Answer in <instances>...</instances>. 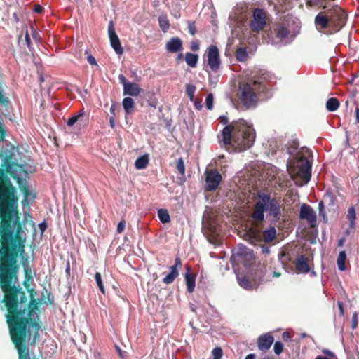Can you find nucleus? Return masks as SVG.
<instances>
[{"label": "nucleus", "mask_w": 359, "mask_h": 359, "mask_svg": "<svg viewBox=\"0 0 359 359\" xmlns=\"http://www.w3.org/2000/svg\"><path fill=\"white\" fill-rule=\"evenodd\" d=\"M355 114L356 122L359 123V108L358 107H356Z\"/></svg>", "instance_id": "obj_59"}, {"label": "nucleus", "mask_w": 359, "mask_h": 359, "mask_svg": "<svg viewBox=\"0 0 359 359\" xmlns=\"http://www.w3.org/2000/svg\"><path fill=\"white\" fill-rule=\"evenodd\" d=\"M299 147V142L297 140H294L288 142L287 146V152L292 155Z\"/></svg>", "instance_id": "obj_34"}, {"label": "nucleus", "mask_w": 359, "mask_h": 359, "mask_svg": "<svg viewBox=\"0 0 359 359\" xmlns=\"http://www.w3.org/2000/svg\"><path fill=\"white\" fill-rule=\"evenodd\" d=\"M282 339L285 342L291 341H292V335H291V334L290 332H284L282 334Z\"/></svg>", "instance_id": "obj_47"}, {"label": "nucleus", "mask_w": 359, "mask_h": 359, "mask_svg": "<svg viewBox=\"0 0 359 359\" xmlns=\"http://www.w3.org/2000/svg\"><path fill=\"white\" fill-rule=\"evenodd\" d=\"M109 124L111 128H114L115 127V121L113 116H111L109 119Z\"/></svg>", "instance_id": "obj_58"}, {"label": "nucleus", "mask_w": 359, "mask_h": 359, "mask_svg": "<svg viewBox=\"0 0 359 359\" xmlns=\"http://www.w3.org/2000/svg\"><path fill=\"white\" fill-rule=\"evenodd\" d=\"M236 60L239 62H245L248 58L247 50L245 48H239L236 51Z\"/></svg>", "instance_id": "obj_30"}, {"label": "nucleus", "mask_w": 359, "mask_h": 359, "mask_svg": "<svg viewBox=\"0 0 359 359\" xmlns=\"http://www.w3.org/2000/svg\"><path fill=\"white\" fill-rule=\"evenodd\" d=\"M273 342L274 337L271 332L261 334L257 339L258 349L264 353L270 349Z\"/></svg>", "instance_id": "obj_13"}, {"label": "nucleus", "mask_w": 359, "mask_h": 359, "mask_svg": "<svg viewBox=\"0 0 359 359\" xmlns=\"http://www.w3.org/2000/svg\"><path fill=\"white\" fill-rule=\"evenodd\" d=\"M108 33L111 47L113 48L116 54L122 55L123 53V48L121 46L118 36L116 34L114 23L112 21H110L109 23Z\"/></svg>", "instance_id": "obj_12"}, {"label": "nucleus", "mask_w": 359, "mask_h": 359, "mask_svg": "<svg viewBox=\"0 0 359 359\" xmlns=\"http://www.w3.org/2000/svg\"><path fill=\"white\" fill-rule=\"evenodd\" d=\"M40 231L43 233L47 229V224L46 222H43L39 225Z\"/></svg>", "instance_id": "obj_53"}, {"label": "nucleus", "mask_w": 359, "mask_h": 359, "mask_svg": "<svg viewBox=\"0 0 359 359\" xmlns=\"http://www.w3.org/2000/svg\"><path fill=\"white\" fill-rule=\"evenodd\" d=\"M234 95H231V101L238 109H248L254 107L258 102V95L256 91H235Z\"/></svg>", "instance_id": "obj_5"}, {"label": "nucleus", "mask_w": 359, "mask_h": 359, "mask_svg": "<svg viewBox=\"0 0 359 359\" xmlns=\"http://www.w3.org/2000/svg\"><path fill=\"white\" fill-rule=\"evenodd\" d=\"M190 48L193 52H196L200 48V42L198 40L191 42Z\"/></svg>", "instance_id": "obj_43"}, {"label": "nucleus", "mask_w": 359, "mask_h": 359, "mask_svg": "<svg viewBox=\"0 0 359 359\" xmlns=\"http://www.w3.org/2000/svg\"><path fill=\"white\" fill-rule=\"evenodd\" d=\"M30 280H27L25 278V280L23 281V285L27 290L30 288V285L29 283Z\"/></svg>", "instance_id": "obj_54"}, {"label": "nucleus", "mask_w": 359, "mask_h": 359, "mask_svg": "<svg viewBox=\"0 0 359 359\" xmlns=\"http://www.w3.org/2000/svg\"><path fill=\"white\" fill-rule=\"evenodd\" d=\"M261 82L257 80H250L249 82H248L245 84V86L243 88V90H253V88H260L261 87Z\"/></svg>", "instance_id": "obj_35"}, {"label": "nucleus", "mask_w": 359, "mask_h": 359, "mask_svg": "<svg viewBox=\"0 0 359 359\" xmlns=\"http://www.w3.org/2000/svg\"><path fill=\"white\" fill-rule=\"evenodd\" d=\"M25 41H26L27 46H29L30 43H31V39H30V36L28 34V32H27L26 34H25Z\"/></svg>", "instance_id": "obj_56"}, {"label": "nucleus", "mask_w": 359, "mask_h": 359, "mask_svg": "<svg viewBox=\"0 0 359 359\" xmlns=\"http://www.w3.org/2000/svg\"><path fill=\"white\" fill-rule=\"evenodd\" d=\"M311 151L306 147H302L296 154L294 162L295 175L307 183L311 177Z\"/></svg>", "instance_id": "obj_4"}, {"label": "nucleus", "mask_w": 359, "mask_h": 359, "mask_svg": "<svg viewBox=\"0 0 359 359\" xmlns=\"http://www.w3.org/2000/svg\"><path fill=\"white\" fill-rule=\"evenodd\" d=\"M276 233V231L273 226L264 231L262 233L264 241L266 243L271 242L275 238Z\"/></svg>", "instance_id": "obj_28"}, {"label": "nucleus", "mask_w": 359, "mask_h": 359, "mask_svg": "<svg viewBox=\"0 0 359 359\" xmlns=\"http://www.w3.org/2000/svg\"><path fill=\"white\" fill-rule=\"evenodd\" d=\"M295 267L299 273H307L309 271V266L308 264L307 258L302 255L299 256L295 262Z\"/></svg>", "instance_id": "obj_17"}, {"label": "nucleus", "mask_w": 359, "mask_h": 359, "mask_svg": "<svg viewBox=\"0 0 359 359\" xmlns=\"http://www.w3.org/2000/svg\"><path fill=\"white\" fill-rule=\"evenodd\" d=\"M205 190L207 191H215L222 180L221 174L216 169H210L205 170Z\"/></svg>", "instance_id": "obj_8"}, {"label": "nucleus", "mask_w": 359, "mask_h": 359, "mask_svg": "<svg viewBox=\"0 0 359 359\" xmlns=\"http://www.w3.org/2000/svg\"><path fill=\"white\" fill-rule=\"evenodd\" d=\"M213 359H221L223 355L222 349L220 347H215L212 351Z\"/></svg>", "instance_id": "obj_40"}, {"label": "nucleus", "mask_w": 359, "mask_h": 359, "mask_svg": "<svg viewBox=\"0 0 359 359\" xmlns=\"http://www.w3.org/2000/svg\"><path fill=\"white\" fill-rule=\"evenodd\" d=\"M182 263L180 257L175 259V265L170 267V272L163 279L165 284H170L174 282L175 278L179 276L178 269L181 268Z\"/></svg>", "instance_id": "obj_15"}, {"label": "nucleus", "mask_w": 359, "mask_h": 359, "mask_svg": "<svg viewBox=\"0 0 359 359\" xmlns=\"http://www.w3.org/2000/svg\"><path fill=\"white\" fill-rule=\"evenodd\" d=\"M279 258L282 263L283 264L287 263L291 260L290 255L289 254V252L284 251L280 254Z\"/></svg>", "instance_id": "obj_41"}, {"label": "nucleus", "mask_w": 359, "mask_h": 359, "mask_svg": "<svg viewBox=\"0 0 359 359\" xmlns=\"http://www.w3.org/2000/svg\"><path fill=\"white\" fill-rule=\"evenodd\" d=\"M21 245L11 244L10 252L0 259V289L4 293L1 302L6 309L8 324L11 341L15 346L18 359H36L32 357L28 344H35L41 329L39 310V300L36 299L37 292L34 288L25 291L20 286L18 272L20 265L16 263Z\"/></svg>", "instance_id": "obj_1"}, {"label": "nucleus", "mask_w": 359, "mask_h": 359, "mask_svg": "<svg viewBox=\"0 0 359 359\" xmlns=\"http://www.w3.org/2000/svg\"><path fill=\"white\" fill-rule=\"evenodd\" d=\"M340 105L339 100L336 97H330L326 102V109L329 111H334L338 109Z\"/></svg>", "instance_id": "obj_27"}, {"label": "nucleus", "mask_w": 359, "mask_h": 359, "mask_svg": "<svg viewBox=\"0 0 359 359\" xmlns=\"http://www.w3.org/2000/svg\"><path fill=\"white\" fill-rule=\"evenodd\" d=\"M323 353L327 355H329V356H334V354L333 353H332L331 351H330L329 350H323Z\"/></svg>", "instance_id": "obj_60"}, {"label": "nucleus", "mask_w": 359, "mask_h": 359, "mask_svg": "<svg viewBox=\"0 0 359 359\" xmlns=\"http://www.w3.org/2000/svg\"><path fill=\"white\" fill-rule=\"evenodd\" d=\"M358 325L357 316L355 315L352 318V327L355 328Z\"/></svg>", "instance_id": "obj_55"}, {"label": "nucleus", "mask_w": 359, "mask_h": 359, "mask_svg": "<svg viewBox=\"0 0 359 359\" xmlns=\"http://www.w3.org/2000/svg\"><path fill=\"white\" fill-rule=\"evenodd\" d=\"M239 285L245 290H253L257 288L255 283L251 282L246 276L238 278Z\"/></svg>", "instance_id": "obj_23"}, {"label": "nucleus", "mask_w": 359, "mask_h": 359, "mask_svg": "<svg viewBox=\"0 0 359 359\" xmlns=\"http://www.w3.org/2000/svg\"><path fill=\"white\" fill-rule=\"evenodd\" d=\"M119 82L123 86V90H141L135 83H131L123 75L118 76Z\"/></svg>", "instance_id": "obj_20"}, {"label": "nucleus", "mask_w": 359, "mask_h": 359, "mask_svg": "<svg viewBox=\"0 0 359 359\" xmlns=\"http://www.w3.org/2000/svg\"><path fill=\"white\" fill-rule=\"evenodd\" d=\"M176 168L182 175H184L185 167H184V160L182 158H180L177 159V161L176 162Z\"/></svg>", "instance_id": "obj_37"}, {"label": "nucleus", "mask_w": 359, "mask_h": 359, "mask_svg": "<svg viewBox=\"0 0 359 359\" xmlns=\"http://www.w3.org/2000/svg\"><path fill=\"white\" fill-rule=\"evenodd\" d=\"M299 218L306 220L309 226L312 228L317 225L316 214L309 205L304 203L301 205Z\"/></svg>", "instance_id": "obj_11"}, {"label": "nucleus", "mask_w": 359, "mask_h": 359, "mask_svg": "<svg viewBox=\"0 0 359 359\" xmlns=\"http://www.w3.org/2000/svg\"><path fill=\"white\" fill-rule=\"evenodd\" d=\"M219 122L226 125L222 130L218 138L224 143L228 149L234 151H242L251 147L255 140V131L252 125L243 119L233 121L230 124L227 116L219 117Z\"/></svg>", "instance_id": "obj_2"}, {"label": "nucleus", "mask_w": 359, "mask_h": 359, "mask_svg": "<svg viewBox=\"0 0 359 359\" xmlns=\"http://www.w3.org/2000/svg\"><path fill=\"white\" fill-rule=\"evenodd\" d=\"M194 104L196 109L201 110L203 108L202 100L196 98L194 102Z\"/></svg>", "instance_id": "obj_48"}, {"label": "nucleus", "mask_w": 359, "mask_h": 359, "mask_svg": "<svg viewBox=\"0 0 359 359\" xmlns=\"http://www.w3.org/2000/svg\"><path fill=\"white\" fill-rule=\"evenodd\" d=\"M32 218V215L29 212V209L28 210H25L24 213V219L22 221L20 220L21 223L22 224V226L24 228V230L25 229V224L28 221L29 219Z\"/></svg>", "instance_id": "obj_42"}, {"label": "nucleus", "mask_w": 359, "mask_h": 359, "mask_svg": "<svg viewBox=\"0 0 359 359\" xmlns=\"http://www.w3.org/2000/svg\"><path fill=\"white\" fill-rule=\"evenodd\" d=\"M186 90H195V87L194 86H192V85L188 84V85L186 86Z\"/></svg>", "instance_id": "obj_63"}, {"label": "nucleus", "mask_w": 359, "mask_h": 359, "mask_svg": "<svg viewBox=\"0 0 359 359\" xmlns=\"http://www.w3.org/2000/svg\"><path fill=\"white\" fill-rule=\"evenodd\" d=\"M188 29L189 34L192 36L196 33V27L194 22H189Z\"/></svg>", "instance_id": "obj_44"}, {"label": "nucleus", "mask_w": 359, "mask_h": 359, "mask_svg": "<svg viewBox=\"0 0 359 359\" xmlns=\"http://www.w3.org/2000/svg\"><path fill=\"white\" fill-rule=\"evenodd\" d=\"M158 23L161 30L165 33L170 27V22L166 16H160L158 18Z\"/></svg>", "instance_id": "obj_32"}, {"label": "nucleus", "mask_w": 359, "mask_h": 359, "mask_svg": "<svg viewBox=\"0 0 359 359\" xmlns=\"http://www.w3.org/2000/svg\"><path fill=\"white\" fill-rule=\"evenodd\" d=\"M214 97L212 93L208 95L205 99V106L209 110H212L213 108Z\"/></svg>", "instance_id": "obj_39"}, {"label": "nucleus", "mask_w": 359, "mask_h": 359, "mask_svg": "<svg viewBox=\"0 0 359 359\" xmlns=\"http://www.w3.org/2000/svg\"><path fill=\"white\" fill-rule=\"evenodd\" d=\"M328 15L330 28L334 32L340 30L346 24V16L343 10L337 5H333L331 8H326Z\"/></svg>", "instance_id": "obj_6"}, {"label": "nucleus", "mask_w": 359, "mask_h": 359, "mask_svg": "<svg viewBox=\"0 0 359 359\" xmlns=\"http://www.w3.org/2000/svg\"><path fill=\"white\" fill-rule=\"evenodd\" d=\"M149 163V156L147 154L142 155L138 157L135 162V166L138 170H142L145 168Z\"/></svg>", "instance_id": "obj_25"}, {"label": "nucleus", "mask_w": 359, "mask_h": 359, "mask_svg": "<svg viewBox=\"0 0 359 359\" xmlns=\"http://www.w3.org/2000/svg\"><path fill=\"white\" fill-rule=\"evenodd\" d=\"M95 279L99 290L101 291L102 294H105V290L102 280V276L99 272L95 273Z\"/></svg>", "instance_id": "obj_36"}, {"label": "nucleus", "mask_w": 359, "mask_h": 359, "mask_svg": "<svg viewBox=\"0 0 359 359\" xmlns=\"http://www.w3.org/2000/svg\"><path fill=\"white\" fill-rule=\"evenodd\" d=\"M347 219L349 221V227L351 229H353L355 227V221L356 219L355 210L353 206H351L348 208L347 213Z\"/></svg>", "instance_id": "obj_29"}, {"label": "nucleus", "mask_w": 359, "mask_h": 359, "mask_svg": "<svg viewBox=\"0 0 359 359\" xmlns=\"http://www.w3.org/2000/svg\"><path fill=\"white\" fill-rule=\"evenodd\" d=\"M346 253L345 251H341L339 253L337 264L339 271H344L346 269Z\"/></svg>", "instance_id": "obj_26"}, {"label": "nucleus", "mask_w": 359, "mask_h": 359, "mask_svg": "<svg viewBox=\"0 0 359 359\" xmlns=\"http://www.w3.org/2000/svg\"><path fill=\"white\" fill-rule=\"evenodd\" d=\"M255 354L254 353H250L248 354V355H246V357L245 358V359H255Z\"/></svg>", "instance_id": "obj_61"}, {"label": "nucleus", "mask_w": 359, "mask_h": 359, "mask_svg": "<svg viewBox=\"0 0 359 359\" xmlns=\"http://www.w3.org/2000/svg\"><path fill=\"white\" fill-rule=\"evenodd\" d=\"M190 270V266L187 265V272L185 273L187 289L189 292H192L195 288L196 276L191 273Z\"/></svg>", "instance_id": "obj_19"}, {"label": "nucleus", "mask_w": 359, "mask_h": 359, "mask_svg": "<svg viewBox=\"0 0 359 359\" xmlns=\"http://www.w3.org/2000/svg\"><path fill=\"white\" fill-rule=\"evenodd\" d=\"M258 200L255 202L251 217L256 222H262L264 219V211L269 210V215L278 221L281 217L280 199L271 198L270 194L258 191Z\"/></svg>", "instance_id": "obj_3"}, {"label": "nucleus", "mask_w": 359, "mask_h": 359, "mask_svg": "<svg viewBox=\"0 0 359 359\" xmlns=\"http://www.w3.org/2000/svg\"><path fill=\"white\" fill-rule=\"evenodd\" d=\"M144 98L147 100L149 106L156 108L158 104V97L154 91H147L144 94Z\"/></svg>", "instance_id": "obj_21"}, {"label": "nucleus", "mask_w": 359, "mask_h": 359, "mask_svg": "<svg viewBox=\"0 0 359 359\" xmlns=\"http://www.w3.org/2000/svg\"><path fill=\"white\" fill-rule=\"evenodd\" d=\"M84 115V111L83 109H81L79 111V113L74 116H73L72 117L69 118L67 122V124L68 126H72L75 124V123L76 121H78V120L83 116Z\"/></svg>", "instance_id": "obj_33"}, {"label": "nucleus", "mask_w": 359, "mask_h": 359, "mask_svg": "<svg viewBox=\"0 0 359 359\" xmlns=\"http://www.w3.org/2000/svg\"><path fill=\"white\" fill-rule=\"evenodd\" d=\"M44 11V8L39 4H36L34 7V11L37 13H41Z\"/></svg>", "instance_id": "obj_50"}, {"label": "nucleus", "mask_w": 359, "mask_h": 359, "mask_svg": "<svg viewBox=\"0 0 359 359\" xmlns=\"http://www.w3.org/2000/svg\"><path fill=\"white\" fill-rule=\"evenodd\" d=\"M268 20L267 12L262 9L256 8L252 11V17L249 20V27L252 32L259 33L263 30L266 25Z\"/></svg>", "instance_id": "obj_7"}, {"label": "nucleus", "mask_w": 359, "mask_h": 359, "mask_svg": "<svg viewBox=\"0 0 359 359\" xmlns=\"http://www.w3.org/2000/svg\"><path fill=\"white\" fill-rule=\"evenodd\" d=\"M182 41L179 37L171 38L165 44V49L167 52L170 53L182 51Z\"/></svg>", "instance_id": "obj_16"}, {"label": "nucleus", "mask_w": 359, "mask_h": 359, "mask_svg": "<svg viewBox=\"0 0 359 359\" xmlns=\"http://www.w3.org/2000/svg\"><path fill=\"white\" fill-rule=\"evenodd\" d=\"M184 60L189 67L194 68L196 67L198 55L197 54L187 53L184 55Z\"/></svg>", "instance_id": "obj_24"}, {"label": "nucleus", "mask_w": 359, "mask_h": 359, "mask_svg": "<svg viewBox=\"0 0 359 359\" xmlns=\"http://www.w3.org/2000/svg\"><path fill=\"white\" fill-rule=\"evenodd\" d=\"M236 256L245 266H249L255 262L253 251L244 245L238 247Z\"/></svg>", "instance_id": "obj_10"}, {"label": "nucleus", "mask_w": 359, "mask_h": 359, "mask_svg": "<svg viewBox=\"0 0 359 359\" xmlns=\"http://www.w3.org/2000/svg\"><path fill=\"white\" fill-rule=\"evenodd\" d=\"M273 31L276 38L283 40L289 35V30L283 23H277L275 25Z\"/></svg>", "instance_id": "obj_18"}, {"label": "nucleus", "mask_w": 359, "mask_h": 359, "mask_svg": "<svg viewBox=\"0 0 359 359\" xmlns=\"http://www.w3.org/2000/svg\"><path fill=\"white\" fill-rule=\"evenodd\" d=\"M158 217L160 221L163 224L170 222V217L166 209H159L158 210Z\"/></svg>", "instance_id": "obj_31"}, {"label": "nucleus", "mask_w": 359, "mask_h": 359, "mask_svg": "<svg viewBox=\"0 0 359 359\" xmlns=\"http://www.w3.org/2000/svg\"><path fill=\"white\" fill-rule=\"evenodd\" d=\"M123 107L126 114L128 115L132 114L135 109V102L134 100L131 97H125L123 100Z\"/></svg>", "instance_id": "obj_22"}, {"label": "nucleus", "mask_w": 359, "mask_h": 359, "mask_svg": "<svg viewBox=\"0 0 359 359\" xmlns=\"http://www.w3.org/2000/svg\"><path fill=\"white\" fill-rule=\"evenodd\" d=\"M207 62L212 72H217L220 67V57L218 48L215 45L210 46L206 50Z\"/></svg>", "instance_id": "obj_9"}, {"label": "nucleus", "mask_w": 359, "mask_h": 359, "mask_svg": "<svg viewBox=\"0 0 359 359\" xmlns=\"http://www.w3.org/2000/svg\"><path fill=\"white\" fill-rule=\"evenodd\" d=\"M324 208V205H323V201H320L319 203V209H320V211L322 212Z\"/></svg>", "instance_id": "obj_64"}, {"label": "nucleus", "mask_w": 359, "mask_h": 359, "mask_svg": "<svg viewBox=\"0 0 359 359\" xmlns=\"http://www.w3.org/2000/svg\"><path fill=\"white\" fill-rule=\"evenodd\" d=\"M140 91H123V95H129L130 96L136 97L139 95Z\"/></svg>", "instance_id": "obj_51"}, {"label": "nucleus", "mask_w": 359, "mask_h": 359, "mask_svg": "<svg viewBox=\"0 0 359 359\" xmlns=\"http://www.w3.org/2000/svg\"><path fill=\"white\" fill-rule=\"evenodd\" d=\"M345 242V238H340L339 241H338V243H337V246L338 247H341L344 245V243Z\"/></svg>", "instance_id": "obj_57"}, {"label": "nucleus", "mask_w": 359, "mask_h": 359, "mask_svg": "<svg viewBox=\"0 0 359 359\" xmlns=\"http://www.w3.org/2000/svg\"><path fill=\"white\" fill-rule=\"evenodd\" d=\"M194 92L195 91H187V97L191 102H194L196 99L194 95Z\"/></svg>", "instance_id": "obj_52"}, {"label": "nucleus", "mask_w": 359, "mask_h": 359, "mask_svg": "<svg viewBox=\"0 0 359 359\" xmlns=\"http://www.w3.org/2000/svg\"><path fill=\"white\" fill-rule=\"evenodd\" d=\"M125 226H126L125 220L124 219L121 220L117 226V229H116L117 233H121L124 231Z\"/></svg>", "instance_id": "obj_45"}, {"label": "nucleus", "mask_w": 359, "mask_h": 359, "mask_svg": "<svg viewBox=\"0 0 359 359\" xmlns=\"http://www.w3.org/2000/svg\"><path fill=\"white\" fill-rule=\"evenodd\" d=\"M87 61L91 65H97L95 58L91 55L87 56Z\"/></svg>", "instance_id": "obj_49"}, {"label": "nucleus", "mask_w": 359, "mask_h": 359, "mask_svg": "<svg viewBox=\"0 0 359 359\" xmlns=\"http://www.w3.org/2000/svg\"><path fill=\"white\" fill-rule=\"evenodd\" d=\"M324 11L320 12L317 14L314 19V24L316 29L318 32H323L325 29L330 27L328 15L326 13V9Z\"/></svg>", "instance_id": "obj_14"}, {"label": "nucleus", "mask_w": 359, "mask_h": 359, "mask_svg": "<svg viewBox=\"0 0 359 359\" xmlns=\"http://www.w3.org/2000/svg\"><path fill=\"white\" fill-rule=\"evenodd\" d=\"M273 351L276 355H280L283 351V345L282 342L277 341L274 343Z\"/></svg>", "instance_id": "obj_38"}, {"label": "nucleus", "mask_w": 359, "mask_h": 359, "mask_svg": "<svg viewBox=\"0 0 359 359\" xmlns=\"http://www.w3.org/2000/svg\"><path fill=\"white\" fill-rule=\"evenodd\" d=\"M184 58V55L182 53H180L177 56V61L182 60Z\"/></svg>", "instance_id": "obj_62"}, {"label": "nucleus", "mask_w": 359, "mask_h": 359, "mask_svg": "<svg viewBox=\"0 0 359 359\" xmlns=\"http://www.w3.org/2000/svg\"><path fill=\"white\" fill-rule=\"evenodd\" d=\"M24 273H25V278L27 280H32L33 276L32 274V269L31 267L27 268L24 269Z\"/></svg>", "instance_id": "obj_46"}]
</instances>
